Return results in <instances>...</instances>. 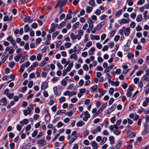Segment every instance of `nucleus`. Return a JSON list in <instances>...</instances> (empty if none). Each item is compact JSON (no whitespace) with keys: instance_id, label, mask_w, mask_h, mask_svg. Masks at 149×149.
<instances>
[{"instance_id":"f257e3e1","label":"nucleus","mask_w":149,"mask_h":149,"mask_svg":"<svg viewBox=\"0 0 149 149\" xmlns=\"http://www.w3.org/2000/svg\"><path fill=\"white\" fill-rule=\"evenodd\" d=\"M3 44L5 46H7L5 48L4 53H6L8 52V54L10 55L14 53L15 50L11 46H8L10 44L8 42L5 41Z\"/></svg>"},{"instance_id":"f03ea898","label":"nucleus","mask_w":149,"mask_h":149,"mask_svg":"<svg viewBox=\"0 0 149 149\" xmlns=\"http://www.w3.org/2000/svg\"><path fill=\"white\" fill-rule=\"evenodd\" d=\"M77 47L76 46L74 47L73 49L68 50V53L70 54H71L70 56H76L79 52V50L77 49Z\"/></svg>"},{"instance_id":"7ed1b4c3","label":"nucleus","mask_w":149,"mask_h":149,"mask_svg":"<svg viewBox=\"0 0 149 149\" xmlns=\"http://www.w3.org/2000/svg\"><path fill=\"white\" fill-rule=\"evenodd\" d=\"M67 1L68 0H59L55 6L54 8L56 9L58 7L60 8L63 7L66 5Z\"/></svg>"},{"instance_id":"20e7f679","label":"nucleus","mask_w":149,"mask_h":149,"mask_svg":"<svg viewBox=\"0 0 149 149\" xmlns=\"http://www.w3.org/2000/svg\"><path fill=\"white\" fill-rule=\"evenodd\" d=\"M6 39L8 41L10 42V43L16 49L18 47L16 44L15 41L11 36H9Z\"/></svg>"},{"instance_id":"39448f33","label":"nucleus","mask_w":149,"mask_h":149,"mask_svg":"<svg viewBox=\"0 0 149 149\" xmlns=\"http://www.w3.org/2000/svg\"><path fill=\"white\" fill-rule=\"evenodd\" d=\"M107 103H104L99 108L96 113L94 114L93 116L92 117L94 118L96 117L97 115L101 113L103 111L104 109L107 106Z\"/></svg>"},{"instance_id":"423d86ee","label":"nucleus","mask_w":149,"mask_h":149,"mask_svg":"<svg viewBox=\"0 0 149 149\" xmlns=\"http://www.w3.org/2000/svg\"><path fill=\"white\" fill-rule=\"evenodd\" d=\"M83 113H84V115H85V116L83 117V120L84 121H86L90 117V115L88 112L87 111L83 112Z\"/></svg>"},{"instance_id":"0eeeda50","label":"nucleus","mask_w":149,"mask_h":149,"mask_svg":"<svg viewBox=\"0 0 149 149\" xmlns=\"http://www.w3.org/2000/svg\"><path fill=\"white\" fill-rule=\"evenodd\" d=\"M84 31L81 29L79 30L78 31V33L77 34V36L78 38V40H79L81 38L84 34Z\"/></svg>"},{"instance_id":"6e6552de","label":"nucleus","mask_w":149,"mask_h":149,"mask_svg":"<svg viewBox=\"0 0 149 149\" xmlns=\"http://www.w3.org/2000/svg\"><path fill=\"white\" fill-rule=\"evenodd\" d=\"M31 112V108L29 107L27 108L26 110H23V113L25 116H26L27 115H30Z\"/></svg>"},{"instance_id":"1a4fd4ad","label":"nucleus","mask_w":149,"mask_h":149,"mask_svg":"<svg viewBox=\"0 0 149 149\" xmlns=\"http://www.w3.org/2000/svg\"><path fill=\"white\" fill-rule=\"evenodd\" d=\"M130 21V19L129 18H128L127 19L123 18L121 20V21L119 22L120 24H121L122 23L123 24H126L128 23Z\"/></svg>"},{"instance_id":"9d476101","label":"nucleus","mask_w":149,"mask_h":149,"mask_svg":"<svg viewBox=\"0 0 149 149\" xmlns=\"http://www.w3.org/2000/svg\"><path fill=\"white\" fill-rule=\"evenodd\" d=\"M37 142L41 146H44L46 144V142L45 141V139L44 138L39 141H37Z\"/></svg>"},{"instance_id":"9b49d317","label":"nucleus","mask_w":149,"mask_h":149,"mask_svg":"<svg viewBox=\"0 0 149 149\" xmlns=\"http://www.w3.org/2000/svg\"><path fill=\"white\" fill-rule=\"evenodd\" d=\"M131 29L130 27H127L124 31V33L126 36H128L129 35L130 33V30Z\"/></svg>"},{"instance_id":"f8f14e48","label":"nucleus","mask_w":149,"mask_h":149,"mask_svg":"<svg viewBox=\"0 0 149 149\" xmlns=\"http://www.w3.org/2000/svg\"><path fill=\"white\" fill-rule=\"evenodd\" d=\"M123 10L122 9H120L118 10L115 13V18L119 17L122 14L123 12Z\"/></svg>"},{"instance_id":"ddd939ff","label":"nucleus","mask_w":149,"mask_h":149,"mask_svg":"<svg viewBox=\"0 0 149 149\" xmlns=\"http://www.w3.org/2000/svg\"><path fill=\"white\" fill-rule=\"evenodd\" d=\"M13 16L11 15L9 17L7 16H5L3 18V21L4 22L10 21L13 19Z\"/></svg>"},{"instance_id":"4468645a","label":"nucleus","mask_w":149,"mask_h":149,"mask_svg":"<svg viewBox=\"0 0 149 149\" xmlns=\"http://www.w3.org/2000/svg\"><path fill=\"white\" fill-rule=\"evenodd\" d=\"M116 104H113L112 106L108 110L107 112L108 114L113 111L116 109Z\"/></svg>"},{"instance_id":"2eb2a0df","label":"nucleus","mask_w":149,"mask_h":149,"mask_svg":"<svg viewBox=\"0 0 149 149\" xmlns=\"http://www.w3.org/2000/svg\"><path fill=\"white\" fill-rule=\"evenodd\" d=\"M91 39L93 40H99L100 39V37L98 35H95L93 34H91L90 35Z\"/></svg>"},{"instance_id":"dca6fc26","label":"nucleus","mask_w":149,"mask_h":149,"mask_svg":"<svg viewBox=\"0 0 149 149\" xmlns=\"http://www.w3.org/2000/svg\"><path fill=\"white\" fill-rule=\"evenodd\" d=\"M101 129V127L100 126H98L93 130L92 133L93 134H96L98 132H100Z\"/></svg>"},{"instance_id":"f3484780","label":"nucleus","mask_w":149,"mask_h":149,"mask_svg":"<svg viewBox=\"0 0 149 149\" xmlns=\"http://www.w3.org/2000/svg\"><path fill=\"white\" fill-rule=\"evenodd\" d=\"M90 144L94 149H97L99 146L98 144L95 141H92L91 143Z\"/></svg>"},{"instance_id":"a211bd4d","label":"nucleus","mask_w":149,"mask_h":149,"mask_svg":"<svg viewBox=\"0 0 149 149\" xmlns=\"http://www.w3.org/2000/svg\"><path fill=\"white\" fill-rule=\"evenodd\" d=\"M93 7L90 6H87L86 7V12L87 13L90 14L92 11Z\"/></svg>"},{"instance_id":"6ab92c4d","label":"nucleus","mask_w":149,"mask_h":149,"mask_svg":"<svg viewBox=\"0 0 149 149\" xmlns=\"http://www.w3.org/2000/svg\"><path fill=\"white\" fill-rule=\"evenodd\" d=\"M48 86V84L46 81L44 82L41 85V88L42 90L46 89Z\"/></svg>"},{"instance_id":"aec40b11","label":"nucleus","mask_w":149,"mask_h":149,"mask_svg":"<svg viewBox=\"0 0 149 149\" xmlns=\"http://www.w3.org/2000/svg\"><path fill=\"white\" fill-rule=\"evenodd\" d=\"M24 22H28L29 23H31L32 22V21L31 19V17L29 16H28L25 17L24 19Z\"/></svg>"},{"instance_id":"412c9836","label":"nucleus","mask_w":149,"mask_h":149,"mask_svg":"<svg viewBox=\"0 0 149 149\" xmlns=\"http://www.w3.org/2000/svg\"><path fill=\"white\" fill-rule=\"evenodd\" d=\"M53 90L55 94L57 96H59L61 94V93H58V88L56 86H54L53 88Z\"/></svg>"},{"instance_id":"4be33fe9","label":"nucleus","mask_w":149,"mask_h":149,"mask_svg":"<svg viewBox=\"0 0 149 149\" xmlns=\"http://www.w3.org/2000/svg\"><path fill=\"white\" fill-rule=\"evenodd\" d=\"M29 121L26 119H24L23 120L20 121L19 123L22 126H23L25 124H27L28 123Z\"/></svg>"},{"instance_id":"5701e85b","label":"nucleus","mask_w":149,"mask_h":149,"mask_svg":"<svg viewBox=\"0 0 149 149\" xmlns=\"http://www.w3.org/2000/svg\"><path fill=\"white\" fill-rule=\"evenodd\" d=\"M46 111L47 113V114L45 116V120L46 121H48L50 119V116L49 114V111L47 109H46Z\"/></svg>"},{"instance_id":"b1692460","label":"nucleus","mask_w":149,"mask_h":149,"mask_svg":"<svg viewBox=\"0 0 149 149\" xmlns=\"http://www.w3.org/2000/svg\"><path fill=\"white\" fill-rule=\"evenodd\" d=\"M95 51V49L94 47H91L88 51L89 55H92L94 54V52Z\"/></svg>"},{"instance_id":"393cba45","label":"nucleus","mask_w":149,"mask_h":149,"mask_svg":"<svg viewBox=\"0 0 149 149\" xmlns=\"http://www.w3.org/2000/svg\"><path fill=\"white\" fill-rule=\"evenodd\" d=\"M142 18L143 17L142 15L141 14L138 15L136 17V21L138 22H139L141 21Z\"/></svg>"},{"instance_id":"a878e982","label":"nucleus","mask_w":149,"mask_h":149,"mask_svg":"<svg viewBox=\"0 0 149 149\" xmlns=\"http://www.w3.org/2000/svg\"><path fill=\"white\" fill-rule=\"evenodd\" d=\"M88 4L94 8L95 6V2L94 0H90L89 1Z\"/></svg>"},{"instance_id":"bb28decb","label":"nucleus","mask_w":149,"mask_h":149,"mask_svg":"<svg viewBox=\"0 0 149 149\" xmlns=\"http://www.w3.org/2000/svg\"><path fill=\"white\" fill-rule=\"evenodd\" d=\"M149 102V98L147 97L146 100L143 103V106L145 107H146L148 104V103Z\"/></svg>"},{"instance_id":"cd10ccee","label":"nucleus","mask_w":149,"mask_h":149,"mask_svg":"<svg viewBox=\"0 0 149 149\" xmlns=\"http://www.w3.org/2000/svg\"><path fill=\"white\" fill-rule=\"evenodd\" d=\"M104 24L105 23L104 22H100V24L97 26L96 29V30H98L100 29L101 28L102 26L104 25Z\"/></svg>"},{"instance_id":"c85d7f7f","label":"nucleus","mask_w":149,"mask_h":149,"mask_svg":"<svg viewBox=\"0 0 149 149\" xmlns=\"http://www.w3.org/2000/svg\"><path fill=\"white\" fill-rule=\"evenodd\" d=\"M148 13V10H146L144 11L143 13V17L145 19L147 20L149 18V16L147 14Z\"/></svg>"},{"instance_id":"c756f323","label":"nucleus","mask_w":149,"mask_h":149,"mask_svg":"<svg viewBox=\"0 0 149 149\" xmlns=\"http://www.w3.org/2000/svg\"><path fill=\"white\" fill-rule=\"evenodd\" d=\"M141 80L145 81H149V77L146 75H144L142 77Z\"/></svg>"},{"instance_id":"7c9ffc66","label":"nucleus","mask_w":149,"mask_h":149,"mask_svg":"<svg viewBox=\"0 0 149 149\" xmlns=\"http://www.w3.org/2000/svg\"><path fill=\"white\" fill-rule=\"evenodd\" d=\"M85 124L84 122L82 120H80L76 124L77 127L82 126Z\"/></svg>"},{"instance_id":"2f4dec72","label":"nucleus","mask_w":149,"mask_h":149,"mask_svg":"<svg viewBox=\"0 0 149 149\" xmlns=\"http://www.w3.org/2000/svg\"><path fill=\"white\" fill-rule=\"evenodd\" d=\"M47 127L49 128H52V130H54L53 133H54L56 131L55 127H53V125L52 124H49L47 125Z\"/></svg>"},{"instance_id":"473e14b6","label":"nucleus","mask_w":149,"mask_h":149,"mask_svg":"<svg viewBox=\"0 0 149 149\" xmlns=\"http://www.w3.org/2000/svg\"><path fill=\"white\" fill-rule=\"evenodd\" d=\"M145 0H138L136 4L137 5H142L145 3Z\"/></svg>"},{"instance_id":"72a5a7b5","label":"nucleus","mask_w":149,"mask_h":149,"mask_svg":"<svg viewBox=\"0 0 149 149\" xmlns=\"http://www.w3.org/2000/svg\"><path fill=\"white\" fill-rule=\"evenodd\" d=\"M70 36L71 39L72 40H75L76 39L78 40V38L77 36V35H74L73 33H72L71 34Z\"/></svg>"},{"instance_id":"f704fd0d","label":"nucleus","mask_w":149,"mask_h":149,"mask_svg":"<svg viewBox=\"0 0 149 149\" xmlns=\"http://www.w3.org/2000/svg\"><path fill=\"white\" fill-rule=\"evenodd\" d=\"M79 24V22H77L73 24L72 26V29L74 30L76 29L78 27Z\"/></svg>"},{"instance_id":"c9c22d12","label":"nucleus","mask_w":149,"mask_h":149,"mask_svg":"<svg viewBox=\"0 0 149 149\" xmlns=\"http://www.w3.org/2000/svg\"><path fill=\"white\" fill-rule=\"evenodd\" d=\"M77 138V136H73V137H72L71 139L70 140L69 143V144H70L72 143L74 140L76 139Z\"/></svg>"},{"instance_id":"e433bc0d","label":"nucleus","mask_w":149,"mask_h":149,"mask_svg":"<svg viewBox=\"0 0 149 149\" xmlns=\"http://www.w3.org/2000/svg\"><path fill=\"white\" fill-rule=\"evenodd\" d=\"M61 83V85L64 86H66L67 84V81L65 79H63Z\"/></svg>"},{"instance_id":"4c0bfd02","label":"nucleus","mask_w":149,"mask_h":149,"mask_svg":"<svg viewBox=\"0 0 149 149\" xmlns=\"http://www.w3.org/2000/svg\"><path fill=\"white\" fill-rule=\"evenodd\" d=\"M71 45V43L70 42H65L64 44L65 47L67 48H70Z\"/></svg>"},{"instance_id":"58836bf2","label":"nucleus","mask_w":149,"mask_h":149,"mask_svg":"<svg viewBox=\"0 0 149 149\" xmlns=\"http://www.w3.org/2000/svg\"><path fill=\"white\" fill-rule=\"evenodd\" d=\"M42 39L40 38H38L36 39V45H39L42 41Z\"/></svg>"},{"instance_id":"ea45409f","label":"nucleus","mask_w":149,"mask_h":149,"mask_svg":"<svg viewBox=\"0 0 149 149\" xmlns=\"http://www.w3.org/2000/svg\"><path fill=\"white\" fill-rule=\"evenodd\" d=\"M59 33V31H57L54 33L52 35V39L54 40L56 37L57 36L58 34Z\"/></svg>"},{"instance_id":"a19ab883","label":"nucleus","mask_w":149,"mask_h":149,"mask_svg":"<svg viewBox=\"0 0 149 149\" xmlns=\"http://www.w3.org/2000/svg\"><path fill=\"white\" fill-rule=\"evenodd\" d=\"M55 30V28L53 25L51 26L50 29L49 30L48 32L49 33H51L54 31Z\"/></svg>"},{"instance_id":"79ce46f5","label":"nucleus","mask_w":149,"mask_h":149,"mask_svg":"<svg viewBox=\"0 0 149 149\" xmlns=\"http://www.w3.org/2000/svg\"><path fill=\"white\" fill-rule=\"evenodd\" d=\"M114 138L113 136H111L109 137V140L110 141V143L111 144H113L114 143Z\"/></svg>"},{"instance_id":"37998d69","label":"nucleus","mask_w":149,"mask_h":149,"mask_svg":"<svg viewBox=\"0 0 149 149\" xmlns=\"http://www.w3.org/2000/svg\"><path fill=\"white\" fill-rule=\"evenodd\" d=\"M119 84V82L118 81L115 82L114 81H112L111 82V84L112 85H115L116 86H118Z\"/></svg>"},{"instance_id":"c03bdc74","label":"nucleus","mask_w":149,"mask_h":149,"mask_svg":"<svg viewBox=\"0 0 149 149\" xmlns=\"http://www.w3.org/2000/svg\"><path fill=\"white\" fill-rule=\"evenodd\" d=\"M107 17V15L103 14L100 17V19L101 20H103L105 19Z\"/></svg>"},{"instance_id":"a18cd8bd","label":"nucleus","mask_w":149,"mask_h":149,"mask_svg":"<svg viewBox=\"0 0 149 149\" xmlns=\"http://www.w3.org/2000/svg\"><path fill=\"white\" fill-rule=\"evenodd\" d=\"M29 30V27L27 24L25 25L24 26V31L25 33L27 32Z\"/></svg>"},{"instance_id":"49530a36","label":"nucleus","mask_w":149,"mask_h":149,"mask_svg":"<svg viewBox=\"0 0 149 149\" xmlns=\"http://www.w3.org/2000/svg\"><path fill=\"white\" fill-rule=\"evenodd\" d=\"M73 114V111H70L69 112H67L65 113V115L68 116L69 117L72 116Z\"/></svg>"},{"instance_id":"de8ad7c7","label":"nucleus","mask_w":149,"mask_h":149,"mask_svg":"<svg viewBox=\"0 0 149 149\" xmlns=\"http://www.w3.org/2000/svg\"><path fill=\"white\" fill-rule=\"evenodd\" d=\"M66 111L65 110H59L57 112L56 114L58 115H60L62 113H65Z\"/></svg>"},{"instance_id":"09e8293b","label":"nucleus","mask_w":149,"mask_h":149,"mask_svg":"<svg viewBox=\"0 0 149 149\" xmlns=\"http://www.w3.org/2000/svg\"><path fill=\"white\" fill-rule=\"evenodd\" d=\"M116 32V30H113L111 31L110 32V36L111 37H112L114 35Z\"/></svg>"},{"instance_id":"8fccbe9b","label":"nucleus","mask_w":149,"mask_h":149,"mask_svg":"<svg viewBox=\"0 0 149 149\" xmlns=\"http://www.w3.org/2000/svg\"><path fill=\"white\" fill-rule=\"evenodd\" d=\"M120 38V36L119 35H116L115 36L114 38V40L115 42H117Z\"/></svg>"},{"instance_id":"3c124183","label":"nucleus","mask_w":149,"mask_h":149,"mask_svg":"<svg viewBox=\"0 0 149 149\" xmlns=\"http://www.w3.org/2000/svg\"><path fill=\"white\" fill-rule=\"evenodd\" d=\"M96 47L99 49H101L102 47V45L99 42H97L96 44Z\"/></svg>"},{"instance_id":"603ef678","label":"nucleus","mask_w":149,"mask_h":149,"mask_svg":"<svg viewBox=\"0 0 149 149\" xmlns=\"http://www.w3.org/2000/svg\"><path fill=\"white\" fill-rule=\"evenodd\" d=\"M65 100L66 98L65 97H61L59 98V101L61 103L65 102Z\"/></svg>"},{"instance_id":"864d4df0","label":"nucleus","mask_w":149,"mask_h":149,"mask_svg":"<svg viewBox=\"0 0 149 149\" xmlns=\"http://www.w3.org/2000/svg\"><path fill=\"white\" fill-rule=\"evenodd\" d=\"M121 72V70L120 69H117L115 71V72L113 73V74L115 75V74H120Z\"/></svg>"},{"instance_id":"5fc2aeb1","label":"nucleus","mask_w":149,"mask_h":149,"mask_svg":"<svg viewBox=\"0 0 149 149\" xmlns=\"http://www.w3.org/2000/svg\"><path fill=\"white\" fill-rule=\"evenodd\" d=\"M1 101L5 105L7 104V99L6 97H3L1 99Z\"/></svg>"},{"instance_id":"6e6d98bb","label":"nucleus","mask_w":149,"mask_h":149,"mask_svg":"<svg viewBox=\"0 0 149 149\" xmlns=\"http://www.w3.org/2000/svg\"><path fill=\"white\" fill-rule=\"evenodd\" d=\"M83 69L85 71H87L89 69V67L88 65L86 64H84L83 66Z\"/></svg>"},{"instance_id":"4d7b16f0","label":"nucleus","mask_w":149,"mask_h":149,"mask_svg":"<svg viewBox=\"0 0 149 149\" xmlns=\"http://www.w3.org/2000/svg\"><path fill=\"white\" fill-rule=\"evenodd\" d=\"M135 26V23L134 21H132L130 24V27L132 28H134Z\"/></svg>"},{"instance_id":"13d9d810","label":"nucleus","mask_w":149,"mask_h":149,"mask_svg":"<svg viewBox=\"0 0 149 149\" xmlns=\"http://www.w3.org/2000/svg\"><path fill=\"white\" fill-rule=\"evenodd\" d=\"M101 13V11L99 9H97L95 11V13L97 15H99Z\"/></svg>"},{"instance_id":"bf43d9fd","label":"nucleus","mask_w":149,"mask_h":149,"mask_svg":"<svg viewBox=\"0 0 149 149\" xmlns=\"http://www.w3.org/2000/svg\"><path fill=\"white\" fill-rule=\"evenodd\" d=\"M113 132L116 135H118L120 134V132L119 130H114Z\"/></svg>"},{"instance_id":"052dcab7","label":"nucleus","mask_w":149,"mask_h":149,"mask_svg":"<svg viewBox=\"0 0 149 149\" xmlns=\"http://www.w3.org/2000/svg\"><path fill=\"white\" fill-rule=\"evenodd\" d=\"M136 16V14L134 12L132 13L130 15V16L131 18L134 19Z\"/></svg>"},{"instance_id":"680f3d73","label":"nucleus","mask_w":149,"mask_h":149,"mask_svg":"<svg viewBox=\"0 0 149 149\" xmlns=\"http://www.w3.org/2000/svg\"><path fill=\"white\" fill-rule=\"evenodd\" d=\"M126 2L128 3V5L130 6H132L133 4V2L131 1L127 0Z\"/></svg>"},{"instance_id":"e2e57ef3","label":"nucleus","mask_w":149,"mask_h":149,"mask_svg":"<svg viewBox=\"0 0 149 149\" xmlns=\"http://www.w3.org/2000/svg\"><path fill=\"white\" fill-rule=\"evenodd\" d=\"M108 47L107 45L104 46L102 49V51L103 52H105L107 51L108 49Z\"/></svg>"},{"instance_id":"0e129e2a","label":"nucleus","mask_w":149,"mask_h":149,"mask_svg":"<svg viewBox=\"0 0 149 149\" xmlns=\"http://www.w3.org/2000/svg\"><path fill=\"white\" fill-rule=\"evenodd\" d=\"M62 42L61 41H59L56 44V48H57L59 47L60 45L62 44Z\"/></svg>"},{"instance_id":"69168bd1","label":"nucleus","mask_w":149,"mask_h":149,"mask_svg":"<svg viewBox=\"0 0 149 149\" xmlns=\"http://www.w3.org/2000/svg\"><path fill=\"white\" fill-rule=\"evenodd\" d=\"M10 99H12L14 96L13 94L12 93H7L6 95Z\"/></svg>"},{"instance_id":"338daca9","label":"nucleus","mask_w":149,"mask_h":149,"mask_svg":"<svg viewBox=\"0 0 149 149\" xmlns=\"http://www.w3.org/2000/svg\"><path fill=\"white\" fill-rule=\"evenodd\" d=\"M31 26L33 29H36L38 27V24L36 23H33L31 24Z\"/></svg>"},{"instance_id":"774afa93","label":"nucleus","mask_w":149,"mask_h":149,"mask_svg":"<svg viewBox=\"0 0 149 149\" xmlns=\"http://www.w3.org/2000/svg\"><path fill=\"white\" fill-rule=\"evenodd\" d=\"M92 42L91 41H89L87 43L86 45V47H89L92 45Z\"/></svg>"}]
</instances>
